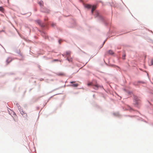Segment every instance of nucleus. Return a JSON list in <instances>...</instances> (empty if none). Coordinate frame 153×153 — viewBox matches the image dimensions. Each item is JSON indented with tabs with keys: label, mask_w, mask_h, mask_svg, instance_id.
I'll list each match as a JSON object with an SVG mask.
<instances>
[{
	"label": "nucleus",
	"mask_w": 153,
	"mask_h": 153,
	"mask_svg": "<svg viewBox=\"0 0 153 153\" xmlns=\"http://www.w3.org/2000/svg\"><path fill=\"white\" fill-rule=\"evenodd\" d=\"M88 86L91 85L93 87V88L96 90L98 88L100 87V86L98 85V84L96 83L94 84L93 82L89 83L88 84Z\"/></svg>",
	"instance_id": "1"
},
{
	"label": "nucleus",
	"mask_w": 153,
	"mask_h": 153,
	"mask_svg": "<svg viewBox=\"0 0 153 153\" xmlns=\"http://www.w3.org/2000/svg\"><path fill=\"white\" fill-rule=\"evenodd\" d=\"M84 7L87 8L89 9L91 7V6L90 4H85L84 5Z\"/></svg>",
	"instance_id": "2"
},
{
	"label": "nucleus",
	"mask_w": 153,
	"mask_h": 153,
	"mask_svg": "<svg viewBox=\"0 0 153 153\" xmlns=\"http://www.w3.org/2000/svg\"><path fill=\"white\" fill-rule=\"evenodd\" d=\"M57 75L59 76H65V74L63 72H60L56 74Z\"/></svg>",
	"instance_id": "3"
},
{
	"label": "nucleus",
	"mask_w": 153,
	"mask_h": 153,
	"mask_svg": "<svg viewBox=\"0 0 153 153\" xmlns=\"http://www.w3.org/2000/svg\"><path fill=\"white\" fill-rule=\"evenodd\" d=\"M96 6L94 5L92 6V8L91 9L92 13H93L94 11L96 9Z\"/></svg>",
	"instance_id": "4"
},
{
	"label": "nucleus",
	"mask_w": 153,
	"mask_h": 153,
	"mask_svg": "<svg viewBox=\"0 0 153 153\" xmlns=\"http://www.w3.org/2000/svg\"><path fill=\"white\" fill-rule=\"evenodd\" d=\"M12 61V59L10 58H8L6 60V62L7 63V64H9L11 61Z\"/></svg>",
	"instance_id": "5"
},
{
	"label": "nucleus",
	"mask_w": 153,
	"mask_h": 153,
	"mask_svg": "<svg viewBox=\"0 0 153 153\" xmlns=\"http://www.w3.org/2000/svg\"><path fill=\"white\" fill-rule=\"evenodd\" d=\"M67 59L69 62H71L72 61V59L69 56H68L67 58Z\"/></svg>",
	"instance_id": "6"
},
{
	"label": "nucleus",
	"mask_w": 153,
	"mask_h": 153,
	"mask_svg": "<svg viewBox=\"0 0 153 153\" xmlns=\"http://www.w3.org/2000/svg\"><path fill=\"white\" fill-rule=\"evenodd\" d=\"M107 53L109 54H111V55H112L114 53L113 52V51H112L111 50H110L108 51Z\"/></svg>",
	"instance_id": "7"
},
{
	"label": "nucleus",
	"mask_w": 153,
	"mask_h": 153,
	"mask_svg": "<svg viewBox=\"0 0 153 153\" xmlns=\"http://www.w3.org/2000/svg\"><path fill=\"white\" fill-rule=\"evenodd\" d=\"M36 22L37 23L40 25H42L41 21L39 20H37L36 21Z\"/></svg>",
	"instance_id": "8"
},
{
	"label": "nucleus",
	"mask_w": 153,
	"mask_h": 153,
	"mask_svg": "<svg viewBox=\"0 0 153 153\" xmlns=\"http://www.w3.org/2000/svg\"><path fill=\"white\" fill-rule=\"evenodd\" d=\"M39 4L41 6H43V2L42 1H39Z\"/></svg>",
	"instance_id": "9"
},
{
	"label": "nucleus",
	"mask_w": 153,
	"mask_h": 153,
	"mask_svg": "<svg viewBox=\"0 0 153 153\" xmlns=\"http://www.w3.org/2000/svg\"><path fill=\"white\" fill-rule=\"evenodd\" d=\"M78 85V84H74L72 85V86L74 87H77Z\"/></svg>",
	"instance_id": "10"
},
{
	"label": "nucleus",
	"mask_w": 153,
	"mask_h": 153,
	"mask_svg": "<svg viewBox=\"0 0 153 153\" xmlns=\"http://www.w3.org/2000/svg\"><path fill=\"white\" fill-rule=\"evenodd\" d=\"M0 11L1 12H3L4 11L3 8L2 7H0Z\"/></svg>",
	"instance_id": "11"
},
{
	"label": "nucleus",
	"mask_w": 153,
	"mask_h": 153,
	"mask_svg": "<svg viewBox=\"0 0 153 153\" xmlns=\"http://www.w3.org/2000/svg\"><path fill=\"white\" fill-rule=\"evenodd\" d=\"M66 54L67 55H69L70 54V51H67L66 52Z\"/></svg>",
	"instance_id": "12"
},
{
	"label": "nucleus",
	"mask_w": 153,
	"mask_h": 153,
	"mask_svg": "<svg viewBox=\"0 0 153 153\" xmlns=\"http://www.w3.org/2000/svg\"><path fill=\"white\" fill-rule=\"evenodd\" d=\"M151 65H153V59H152L151 61Z\"/></svg>",
	"instance_id": "13"
},
{
	"label": "nucleus",
	"mask_w": 153,
	"mask_h": 153,
	"mask_svg": "<svg viewBox=\"0 0 153 153\" xmlns=\"http://www.w3.org/2000/svg\"><path fill=\"white\" fill-rule=\"evenodd\" d=\"M125 56H126V55H124L123 56V59H125Z\"/></svg>",
	"instance_id": "14"
},
{
	"label": "nucleus",
	"mask_w": 153,
	"mask_h": 153,
	"mask_svg": "<svg viewBox=\"0 0 153 153\" xmlns=\"http://www.w3.org/2000/svg\"><path fill=\"white\" fill-rule=\"evenodd\" d=\"M59 43L60 44V40H59Z\"/></svg>",
	"instance_id": "15"
},
{
	"label": "nucleus",
	"mask_w": 153,
	"mask_h": 153,
	"mask_svg": "<svg viewBox=\"0 0 153 153\" xmlns=\"http://www.w3.org/2000/svg\"><path fill=\"white\" fill-rule=\"evenodd\" d=\"M71 82V83H73V82Z\"/></svg>",
	"instance_id": "16"
},
{
	"label": "nucleus",
	"mask_w": 153,
	"mask_h": 153,
	"mask_svg": "<svg viewBox=\"0 0 153 153\" xmlns=\"http://www.w3.org/2000/svg\"><path fill=\"white\" fill-rule=\"evenodd\" d=\"M21 114H22V115H23V113H24V112H22H22H21Z\"/></svg>",
	"instance_id": "17"
},
{
	"label": "nucleus",
	"mask_w": 153,
	"mask_h": 153,
	"mask_svg": "<svg viewBox=\"0 0 153 153\" xmlns=\"http://www.w3.org/2000/svg\"><path fill=\"white\" fill-rule=\"evenodd\" d=\"M58 60H55V61H57Z\"/></svg>",
	"instance_id": "18"
},
{
	"label": "nucleus",
	"mask_w": 153,
	"mask_h": 153,
	"mask_svg": "<svg viewBox=\"0 0 153 153\" xmlns=\"http://www.w3.org/2000/svg\"><path fill=\"white\" fill-rule=\"evenodd\" d=\"M53 24H52V25L53 26Z\"/></svg>",
	"instance_id": "19"
}]
</instances>
